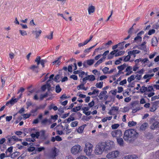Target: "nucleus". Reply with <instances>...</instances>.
Instances as JSON below:
<instances>
[{"label":"nucleus","mask_w":159,"mask_h":159,"mask_svg":"<svg viewBox=\"0 0 159 159\" xmlns=\"http://www.w3.org/2000/svg\"><path fill=\"white\" fill-rule=\"evenodd\" d=\"M139 135V133L134 129H127L124 132L123 138L125 141H130L136 139Z\"/></svg>","instance_id":"obj_1"},{"label":"nucleus","mask_w":159,"mask_h":159,"mask_svg":"<svg viewBox=\"0 0 159 159\" xmlns=\"http://www.w3.org/2000/svg\"><path fill=\"white\" fill-rule=\"evenodd\" d=\"M104 151H105V150L103 143H99L96 146L95 149V152L96 155L102 154Z\"/></svg>","instance_id":"obj_2"},{"label":"nucleus","mask_w":159,"mask_h":159,"mask_svg":"<svg viewBox=\"0 0 159 159\" xmlns=\"http://www.w3.org/2000/svg\"><path fill=\"white\" fill-rule=\"evenodd\" d=\"M105 152L108 151L113 148L115 146V143L112 141L108 140L103 143Z\"/></svg>","instance_id":"obj_3"},{"label":"nucleus","mask_w":159,"mask_h":159,"mask_svg":"<svg viewBox=\"0 0 159 159\" xmlns=\"http://www.w3.org/2000/svg\"><path fill=\"white\" fill-rule=\"evenodd\" d=\"M93 145L89 143H87L85 144L84 152L88 156H90L93 151Z\"/></svg>","instance_id":"obj_4"},{"label":"nucleus","mask_w":159,"mask_h":159,"mask_svg":"<svg viewBox=\"0 0 159 159\" xmlns=\"http://www.w3.org/2000/svg\"><path fill=\"white\" fill-rule=\"evenodd\" d=\"M120 152L117 150L112 151L108 153L106 156V158L108 159H113L119 156Z\"/></svg>","instance_id":"obj_5"},{"label":"nucleus","mask_w":159,"mask_h":159,"mask_svg":"<svg viewBox=\"0 0 159 159\" xmlns=\"http://www.w3.org/2000/svg\"><path fill=\"white\" fill-rule=\"evenodd\" d=\"M81 150V146L79 145L73 146L71 149V153L74 155L77 154Z\"/></svg>","instance_id":"obj_6"},{"label":"nucleus","mask_w":159,"mask_h":159,"mask_svg":"<svg viewBox=\"0 0 159 159\" xmlns=\"http://www.w3.org/2000/svg\"><path fill=\"white\" fill-rule=\"evenodd\" d=\"M111 134L113 137H116V138L120 137L122 135V131L120 129H117L112 131Z\"/></svg>","instance_id":"obj_7"},{"label":"nucleus","mask_w":159,"mask_h":159,"mask_svg":"<svg viewBox=\"0 0 159 159\" xmlns=\"http://www.w3.org/2000/svg\"><path fill=\"white\" fill-rule=\"evenodd\" d=\"M144 32L143 31H141L137 34V36L134 39V41L137 43H140L142 40V38L141 36L144 34Z\"/></svg>","instance_id":"obj_8"},{"label":"nucleus","mask_w":159,"mask_h":159,"mask_svg":"<svg viewBox=\"0 0 159 159\" xmlns=\"http://www.w3.org/2000/svg\"><path fill=\"white\" fill-rule=\"evenodd\" d=\"M58 152V150L56 148L54 147L52 149V151L50 154V157L53 158L57 155Z\"/></svg>","instance_id":"obj_9"},{"label":"nucleus","mask_w":159,"mask_h":159,"mask_svg":"<svg viewBox=\"0 0 159 159\" xmlns=\"http://www.w3.org/2000/svg\"><path fill=\"white\" fill-rule=\"evenodd\" d=\"M94 61L93 59H90L84 62L83 65L84 67H87V65L91 66L94 63Z\"/></svg>","instance_id":"obj_10"},{"label":"nucleus","mask_w":159,"mask_h":159,"mask_svg":"<svg viewBox=\"0 0 159 159\" xmlns=\"http://www.w3.org/2000/svg\"><path fill=\"white\" fill-rule=\"evenodd\" d=\"M20 98H12L9 101L7 102L6 104V106H8L9 104H11V105H13L14 104L17 102L18 100Z\"/></svg>","instance_id":"obj_11"},{"label":"nucleus","mask_w":159,"mask_h":159,"mask_svg":"<svg viewBox=\"0 0 159 159\" xmlns=\"http://www.w3.org/2000/svg\"><path fill=\"white\" fill-rule=\"evenodd\" d=\"M159 127V122L155 121L152 123L150 126L151 128L152 129H157Z\"/></svg>","instance_id":"obj_12"},{"label":"nucleus","mask_w":159,"mask_h":159,"mask_svg":"<svg viewBox=\"0 0 159 159\" xmlns=\"http://www.w3.org/2000/svg\"><path fill=\"white\" fill-rule=\"evenodd\" d=\"M140 52V51L137 50H133L131 51H129L128 52V54L129 55H134V57H135V54H138Z\"/></svg>","instance_id":"obj_13"},{"label":"nucleus","mask_w":159,"mask_h":159,"mask_svg":"<svg viewBox=\"0 0 159 159\" xmlns=\"http://www.w3.org/2000/svg\"><path fill=\"white\" fill-rule=\"evenodd\" d=\"M118 52V50H115L111 52L107 56V59H112L114 57V55L116 53V52Z\"/></svg>","instance_id":"obj_14"},{"label":"nucleus","mask_w":159,"mask_h":159,"mask_svg":"<svg viewBox=\"0 0 159 159\" xmlns=\"http://www.w3.org/2000/svg\"><path fill=\"white\" fill-rule=\"evenodd\" d=\"M124 158V159H137L138 157L135 155H128L125 156Z\"/></svg>","instance_id":"obj_15"},{"label":"nucleus","mask_w":159,"mask_h":159,"mask_svg":"<svg viewBox=\"0 0 159 159\" xmlns=\"http://www.w3.org/2000/svg\"><path fill=\"white\" fill-rule=\"evenodd\" d=\"M43 117V115L42 114H40L38 116V118L34 120L33 123L34 124H37L39 122V120H41Z\"/></svg>","instance_id":"obj_16"},{"label":"nucleus","mask_w":159,"mask_h":159,"mask_svg":"<svg viewBox=\"0 0 159 159\" xmlns=\"http://www.w3.org/2000/svg\"><path fill=\"white\" fill-rule=\"evenodd\" d=\"M12 140L17 141H21V139H18L15 136H13L11 138L8 139V141L9 143H11V141Z\"/></svg>","instance_id":"obj_17"},{"label":"nucleus","mask_w":159,"mask_h":159,"mask_svg":"<svg viewBox=\"0 0 159 159\" xmlns=\"http://www.w3.org/2000/svg\"><path fill=\"white\" fill-rule=\"evenodd\" d=\"M51 86L49 84H47L44 85L41 87V89L43 91H45L46 89H47L48 91L50 90L51 89Z\"/></svg>","instance_id":"obj_18"},{"label":"nucleus","mask_w":159,"mask_h":159,"mask_svg":"<svg viewBox=\"0 0 159 159\" xmlns=\"http://www.w3.org/2000/svg\"><path fill=\"white\" fill-rule=\"evenodd\" d=\"M41 124L42 125H47L48 122L49 123V124L51 123V120L48 119L47 118H45L42 120L41 121Z\"/></svg>","instance_id":"obj_19"},{"label":"nucleus","mask_w":159,"mask_h":159,"mask_svg":"<svg viewBox=\"0 0 159 159\" xmlns=\"http://www.w3.org/2000/svg\"><path fill=\"white\" fill-rule=\"evenodd\" d=\"M117 142L118 144L120 146L124 145V143L123 139L122 138H116Z\"/></svg>","instance_id":"obj_20"},{"label":"nucleus","mask_w":159,"mask_h":159,"mask_svg":"<svg viewBox=\"0 0 159 159\" xmlns=\"http://www.w3.org/2000/svg\"><path fill=\"white\" fill-rule=\"evenodd\" d=\"M85 84L82 82L77 87V88L78 90L82 89L84 90H86L87 89V88H85L84 86Z\"/></svg>","instance_id":"obj_21"},{"label":"nucleus","mask_w":159,"mask_h":159,"mask_svg":"<svg viewBox=\"0 0 159 159\" xmlns=\"http://www.w3.org/2000/svg\"><path fill=\"white\" fill-rule=\"evenodd\" d=\"M158 40L156 37H153L152 40V46H157L158 43Z\"/></svg>","instance_id":"obj_22"},{"label":"nucleus","mask_w":159,"mask_h":159,"mask_svg":"<svg viewBox=\"0 0 159 159\" xmlns=\"http://www.w3.org/2000/svg\"><path fill=\"white\" fill-rule=\"evenodd\" d=\"M62 140L61 138L59 136H57L55 137H52L51 141L52 142H54L56 140L60 141Z\"/></svg>","instance_id":"obj_23"},{"label":"nucleus","mask_w":159,"mask_h":159,"mask_svg":"<svg viewBox=\"0 0 159 159\" xmlns=\"http://www.w3.org/2000/svg\"><path fill=\"white\" fill-rule=\"evenodd\" d=\"M95 7L91 5L88 8V11L89 14H90L91 13H93L95 11Z\"/></svg>","instance_id":"obj_24"},{"label":"nucleus","mask_w":159,"mask_h":159,"mask_svg":"<svg viewBox=\"0 0 159 159\" xmlns=\"http://www.w3.org/2000/svg\"><path fill=\"white\" fill-rule=\"evenodd\" d=\"M156 103H154L150 108V111L151 112H154L157 109Z\"/></svg>","instance_id":"obj_25"},{"label":"nucleus","mask_w":159,"mask_h":159,"mask_svg":"<svg viewBox=\"0 0 159 159\" xmlns=\"http://www.w3.org/2000/svg\"><path fill=\"white\" fill-rule=\"evenodd\" d=\"M138 49L143 50L145 52H147V49L146 48V45H140L138 46Z\"/></svg>","instance_id":"obj_26"},{"label":"nucleus","mask_w":159,"mask_h":159,"mask_svg":"<svg viewBox=\"0 0 159 159\" xmlns=\"http://www.w3.org/2000/svg\"><path fill=\"white\" fill-rule=\"evenodd\" d=\"M42 33V30H39L38 31L37 30L33 31V33H34L36 35V38H38L40 35Z\"/></svg>","instance_id":"obj_27"},{"label":"nucleus","mask_w":159,"mask_h":159,"mask_svg":"<svg viewBox=\"0 0 159 159\" xmlns=\"http://www.w3.org/2000/svg\"><path fill=\"white\" fill-rule=\"evenodd\" d=\"M105 59L104 57H102L100 58L99 60H98L97 62L95 64L94 66L96 67L98 66L99 65L100 63H102L103 61L105 60Z\"/></svg>","instance_id":"obj_28"},{"label":"nucleus","mask_w":159,"mask_h":159,"mask_svg":"<svg viewBox=\"0 0 159 159\" xmlns=\"http://www.w3.org/2000/svg\"><path fill=\"white\" fill-rule=\"evenodd\" d=\"M86 126V125H84L81 126L79 127L77 130V131L79 133H82L84 129V127Z\"/></svg>","instance_id":"obj_29"},{"label":"nucleus","mask_w":159,"mask_h":159,"mask_svg":"<svg viewBox=\"0 0 159 159\" xmlns=\"http://www.w3.org/2000/svg\"><path fill=\"white\" fill-rule=\"evenodd\" d=\"M97 44V43L96 44H95V45H93V46L90 47L89 48H87V49H85L84 51V53H85V54H87V53H89L90 51L91 50L92 48H94L96 46V45Z\"/></svg>","instance_id":"obj_30"},{"label":"nucleus","mask_w":159,"mask_h":159,"mask_svg":"<svg viewBox=\"0 0 159 159\" xmlns=\"http://www.w3.org/2000/svg\"><path fill=\"white\" fill-rule=\"evenodd\" d=\"M148 126V124L147 123H144L142 124L140 127V129L141 130L145 129Z\"/></svg>","instance_id":"obj_31"},{"label":"nucleus","mask_w":159,"mask_h":159,"mask_svg":"<svg viewBox=\"0 0 159 159\" xmlns=\"http://www.w3.org/2000/svg\"><path fill=\"white\" fill-rule=\"evenodd\" d=\"M88 75L89 81H93L95 80V78L94 75Z\"/></svg>","instance_id":"obj_32"},{"label":"nucleus","mask_w":159,"mask_h":159,"mask_svg":"<svg viewBox=\"0 0 159 159\" xmlns=\"http://www.w3.org/2000/svg\"><path fill=\"white\" fill-rule=\"evenodd\" d=\"M107 93V91H102L100 93L99 97L100 98V99H102L103 96L106 95Z\"/></svg>","instance_id":"obj_33"},{"label":"nucleus","mask_w":159,"mask_h":159,"mask_svg":"<svg viewBox=\"0 0 159 159\" xmlns=\"http://www.w3.org/2000/svg\"><path fill=\"white\" fill-rule=\"evenodd\" d=\"M103 82L102 81L96 84L95 86L97 88L101 89L103 86Z\"/></svg>","instance_id":"obj_34"},{"label":"nucleus","mask_w":159,"mask_h":159,"mask_svg":"<svg viewBox=\"0 0 159 159\" xmlns=\"http://www.w3.org/2000/svg\"><path fill=\"white\" fill-rule=\"evenodd\" d=\"M75 120V118L72 116H70V117L67 119L65 121V122H70L73 121Z\"/></svg>","instance_id":"obj_35"},{"label":"nucleus","mask_w":159,"mask_h":159,"mask_svg":"<svg viewBox=\"0 0 159 159\" xmlns=\"http://www.w3.org/2000/svg\"><path fill=\"white\" fill-rule=\"evenodd\" d=\"M147 91L149 92H154V87L152 86H148L147 87Z\"/></svg>","instance_id":"obj_36"},{"label":"nucleus","mask_w":159,"mask_h":159,"mask_svg":"<svg viewBox=\"0 0 159 159\" xmlns=\"http://www.w3.org/2000/svg\"><path fill=\"white\" fill-rule=\"evenodd\" d=\"M135 79V76L134 75H132L130 77H129L127 79V81L129 83H130L132 81L134 80Z\"/></svg>","instance_id":"obj_37"},{"label":"nucleus","mask_w":159,"mask_h":159,"mask_svg":"<svg viewBox=\"0 0 159 159\" xmlns=\"http://www.w3.org/2000/svg\"><path fill=\"white\" fill-rule=\"evenodd\" d=\"M154 74H152L151 75L146 74L143 77V78L144 79L148 78H150V79L151 77H153L154 76Z\"/></svg>","instance_id":"obj_38"},{"label":"nucleus","mask_w":159,"mask_h":159,"mask_svg":"<svg viewBox=\"0 0 159 159\" xmlns=\"http://www.w3.org/2000/svg\"><path fill=\"white\" fill-rule=\"evenodd\" d=\"M87 75V73H85L84 71H82V70H80L79 73V75L80 77H82L84 75Z\"/></svg>","instance_id":"obj_39"},{"label":"nucleus","mask_w":159,"mask_h":159,"mask_svg":"<svg viewBox=\"0 0 159 159\" xmlns=\"http://www.w3.org/2000/svg\"><path fill=\"white\" fill-rule=\"evenodd\" d=\"M126 67V64H124L120 66L117 67V69L120 70H123Z\"/></svg>","instance_id":"obj_40"},{"label":"nucleus","mask_w":159,"mask_h":159,"mask_svg":"<svg viewBox=\"0 0 159 159\" xmlns=\"http://www.w3.org/2000/svg\"><path fill=\"white\" fill-rule=\"evenodd\" d=\"M61 57H59L58 58V59L53 62L52 63V65H54L56 64V65H59V63L60 62V60L61 59Z\"/></svg>","instance_id":"obj_41"},{"label":"nucleus","mask_w":159,"mask_h":159,"mask_svg":"<svg viewBox=\"0 0 159 159\" xmlns=\"http://www.w3.org/2000/svg\"><path fill=\"white\" fill-rule=\"evenodd\" d=\"M39 67L38 66H36L35 65H32L30 68V69L32 70L33 71H35L36 72H37L38 71L36 70V69H38Z\"/></svg>","instance_id":"obj_42"},{"label":"nucleus","mask_w":159,"mask_h":159,"mask_svg":"<svg viewBox=\"0 0 159 159\" xmlns=\"http://www.w3.org/2000/svg\"><path fill=\"white\" fill-rule=\"evenodd\" d=\"M6 80V78L5 77H4L3 76H1V80L2 82V87H3L5 85Z\"/></svg>","instance_id":"obj_43"},{"label":"nucleus","mask_w":159,"mask_h":159,"mask_svg":"<svg viewBox=\"0 0 159 159\" xmlns=\"http://www.w3.org/2000/svg\"><path fill=\"white\" fill-rule=\"evenodd\" d=\"M136 124V122L134 121H129L128 123V126L129 127L134 126Z\"/></svg>","instance_id":"obj_44"},{"label":"nucleus","mask_w":159,"mask_h":159,"mask_svg":"<svg viewBox=\"0 0 159 159\" xmlns=\"http://www.w3.org/2000/svg\"><path fill=\"white\" fill-rule=\"evenodd\" d=\"M81 109V107L79 106L74 107L72 109V111L73 112H77L80 111Z\"/></svg>","instance_id":"obj_45"},{"label":"nucleus","mask_w":159,"mask_h":159,"mask_svg":"<svg viewBox=\"0 0 159 159\" xmlns=\"http://www.w3.org/2000/svg\"><path fill=\"white\" fill-rule=\"evenodd\" d=\"M20 33L23 36H26L27 35V32L24 30H19Z\"/></svg>","instance_id":"obj_46"},{"label":"nucleus","mask_w":159,"mask_h":159,"mask_svg":"<svg viewBox=\"0 0 159 159\" xmlns=\"http://www.w3.org/2000/svg\"><path fill=\"white\" fill-rule=\"evenodd\" d=\"M120 126V125L118 124H115L112 125L111 127L113 129H117Z\"/></svg>","instance_id":"obj_47"},{"label":"nucleus","mask_w":159,"mask_h":159,"mask_svg":"<svg viewBox=\"0 0 159 159\" xmlns=\"http://www.w3.org/2000/svg\"><path fill=\"white\" fill-rule=\"evenodd\" d=\"M78 124V122L75 121L72 122L70 124V126L71 127H74L76 126Z\"/></svg>","instance_id":"obj_48"},{"label":"nucleus","mask_w":159,"mask_h":159,"mask_svg":"<svg viewBox=\"0 0 159 159\" xmlns=\"http://www.w3.org/2000/svg\"><path fill=\"white\" fill-rule=\"evenodd\" d=\"M61 90V89L60 88L59 85H57L56 87V91L57 93H60Z\"/></svg>","instance_id":"obj_49"},{"label":"nucleus","mask_w":159,"mask_h":159,"mask_svg":"<svg viewBox=\"0 0 159 159\" xmlns=\"http://www.w3.org/2000/svg\"><path fill=\"white\" fill-rule=\"evenodd\" d=\"M109 68L107 67H105L103 69H102V71L103 73L105 74L108 73V71Z\"/></svg>","instance_id":"obj_50"},{"label":"nucleus","mask_w":159,"mask_h":159,"mask_svg":"<svg viewBox=\"0 0 159 159\" xmlns=\"http://www.w3.org/2000/svg\"><path fill=\"white\" fill-rule=\"evenodd\" d=\"M147 87L145 86H142L141 88L140 89V90L141 93H144L145 91H147Z\"/></svg>","instance_id":"obj_51"},{"label":"nucleus","mask_w":159,"mask_h":159,"mask_svg":"<svg viewBox=\"0 0 159 159\" xmlns=\"http://www.w3.org/2000/svg\"><path fill=\"white\" fill-rule=\"evenodd\" d=\"M70 78L72 79L75 80H78V77L77 75H72L70 76Z\"/></svg>","instance_id":"obj_52"},{"label":"nucleus","mask_w":159,"mask_h":159,"mask_svg":"<svg viewBox=\"0 0 159 159\" xmlns=\"http://www.w3.org/2000/svg\"><path fill=\"white\" fill-rule=\"evenodd\" d=\"M142 107H136V108L133 109L132 112L133 113H135L137 111H138L139 110L142 109Z\"/></svg>","instance_id":"obj_53"},{"label":"nucleus","mask_w":159,"mask_h":159,"mask_svg":"<svg viewBox=\"0 0 159 159\" xmlns=\"http://www.w3.org/2000/svg\"><path fill=\"white\" fill-rule=\"evenodd\" d=\"M86 76V77H84L82 79V82L85 84L86 83L87 80H89L88 75Z\"/></svg>","instance_id":"obj_54"},{"label":"nucleus","mask_w":159,"mask_h":159,"mask_svg":"<svg viewBox=\"0 0 159 159\" xmlns=\"http://www.w3.org/2000/svg\"><path fill=\"white\" fill-rule=\"evenodd\" d=\"M148 61V58H146L144 59H142L141 60V63L142 64H144L147 63Z\"/></svg>","instance_id":"obj_55"},{"label":"nucleus","mask_w":159,"mask_h":159,"mask_svg":"<svg viewBox=\"0 0 159 159\" xmlns=\"http://www.w3.org/2000/svg\"><path fill=\"white\" fill-rule=\"evenodd\" d=\"M48 95V94L47 93H46L44 94H41V95L40 97V98L41 100H42L43 99L45 98Z\"/></svg>","instance_id":"obj_56"},{"label":"nucleus","mask_w":159,"mask_h":159,"mask_svg":"<svg viewBox=\"0 0 159 159\" xmlns=\"http://www.w3.org/2000/svg\"><path fill=\"white\" fill-rule=\"evenodd\" d=\"M40 109V107H37L36 108L34 109H33L31 111V112L32 113H35L37 111Z\"/></svg>","instance_id":"obj_57"},{"label":"nucleus","mask_w":159,"mask_h":159,"mask_svg":"<svg viewBox=\"0 0 159 159\" xmlns=\"http://www.w3.org/2000/svg\"><path fill=\"white\" fill-rule=\"evenodd\" d=\"M31 114H24L22 115V116L25 119L29 118Z\"/></svg>","instance_id":"obj_58"},{"label":"nucleus","mask_w":159,"mask_h":159,"mask_svg":"<svg viewBox=\"0 0 159 159\" xmlns=\"http://www.w3.org/2000/svg\"><path fill=\"white\" fill-rule=\"evenodd\" d=\"M130 55H127L125 57L124 59V61H128L130 58Z\"/></svg>","instance_id":"obj_59"},{"label":"nucleus","mask_w":159,"mask_h":159,"mask_svg":"<svg viewBox=\"0 0 159 159\" xmlns=\"http://www.w3.org/2000/svg\"><path fill=\"white\" fill-rule=\"evenodd\" d=\"M124 52L122 51H120L119 52H116V53L115 54V57H116L120 56L123 54Z\"/></svg>","instance_id":"obj_60"},{"label":"nucleus","mask_w":159,"mask_h":159,"mask_svg":"<svg viewBox=\"0 0 159 159\" xmlns=\"http://www.w3.org/2000/svg\"><path fill=\"white\" fill-rule=\"evenodd\" d=\"M70 114L69 113H66L61 115V117L62 118H65L68 117Z\"/></svg>","instance_id":"obj_61"},{"label":"nucleus","mask_w":159,"mask_h":159,"mask_svg":"<svg viewBox=\"0 0 159 159\" xmlns=\"http://www.w3.org/2000/svg\"><path fill=\"white\" fill-rule=\"evenodd\" d=\"M142 59V58H140L138 59H137L135 60L134 62L136 65H138L139 64V63L140 62H141Z\"/></svg>","instance_id":"obj_62"},{"label":"nucleus","mask_w":159,"mask_h":159,"mask_svg":"<svg viewBox=\"0 0 159 159\" xmlns=\"http://www.w3.org/2000/svg\"><path fill=\"white\" fill-rule=\"evenodd\" d=\"M159 99V95H156L152 97L151 98V100L152 101H154L156 99Z\"/></svg>","instance_id":"obj_63"},{"label":"nucleus","mask_w":159,"mask_h":159,"mask_svg":"<svg viewBox=\"0 0 159 159\" xmlns=\"http://www.w3.org/2000/svg\"><path fill=\"white\" fill-rule=\"evenodd\" d=\"M35 149V148L34 147H30L28 148V151L29 152L34 151Z\"/></svg>","instance_id":"obj_64"}]
</instances>
